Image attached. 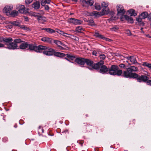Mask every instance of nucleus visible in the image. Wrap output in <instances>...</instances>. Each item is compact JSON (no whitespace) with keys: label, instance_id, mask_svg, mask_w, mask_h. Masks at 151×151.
Listing matches in <instances>:
<instances>
[{"label":"nucleus","instance_id":"c03bdc74","mask_svg":"<svg viewBox=\"0 0 151 151\" xmlns=\"http://www.w3.org/2000/svg\"><path fill=\"white\" fill-rule=\"evenodd\" d=\"M100 58L101 59L104 60L106 58V56L104 54H102L99 55Z\"/></svg>","mask_w":151,"mask_h":151},{"label":"nucleus","instance_id":"79ce46f5","mask_svg":"<svg viewBox=\"0 0 151 151\" xmlns=\"http://www.w3.org/2000/svg\"><path fill=\"white\" fill-rule=\"evenodd\" d=\"M9 22H6V24H8V25H6V26H5V27L7 29H11V28H12V25L10 24H7V23H8Z\"/></svg>","mask_w":151,"mask_h":151},{"label":"nucleus","instance_id":"09e8293b","mask_svg":"<svg viewBox=\"0 0 151 151\" xmlns=\"http://www.w3.org/2000/svg\"><path fill=\"white\" fill-rule=\"evenodd\" d=\"M33 1V0H25L26 4H29L31 3Z\"/></svg>","mask_w":151,"mask_h":151},{"label":"nucleus","instance_id":"0eeeda50","mask_svg":"<svg viewBox=\"0 0 151 151\" xmlns=\"http://www.w3.org/2000/svg\"><path fill=\"white\" fill-rule=\"evenodd\" d=\"M13 7V6L12 5L6 6L3 9V12L8 16H10Z\"/></svg>","mask_w":151,"mask_h":151},{"label":"nucleus","instance_id":"58836bf2","mask_svg":"<svg viewBox=\"0 0 151 151\" xmlns=\"http://www.w3.org/2000/svg\"><path fill=\"white\" fill-rule=\"evenodd\" d=\"M95 9L98 10H100L101 7L100 4L98 3H96L95 4Z\"/></svg>","mask_w":151,"mask_h":151},{"label":"nucleus","instance_id":"cd10ccee","mask_svg":"<svg viewBox=\"0 0 151 151\" xmlns=\"http://www.w3.org/2000/svg\"><path fill=\"white\" fill-rule=\"evenodd\" d=\"M2 40H3L4 42H5L6 43H10V42L12 41L13 40L11 37L5 38L2 39Z\"/></svg>","mask_w":151,"mask_h":151},{"label":"nucleus","instance_id":"774afa93","mask_svg":"<svg viewBox=\"0 0 151 151\" xmlns=\"http://www.w3.org/2000/svg\"><path fill=\"white\" fill-rule=\"evenodd\" d=\"M150 25H151V24H150Z\"/></svg>","mask_w":151,"mask_h":151},{"label":"nucleus","instance_id":"13d9d810","mask_svg":"<svg viewBox=\"0 0 151 151\" xmlns=\"http://www.w3.org/2000/svg\"><path fill=\"white\" fill-rule=\"evenodd\" d=\"M125 66V65L124 64H120L119 65V66L120 67H124Z\"/></svg>","mask_w":151,"mask_h":151},{"label":"nucleus","instance_id":"72a5a7b5","mask_svg":"<svg viewBox=\"0 0 151 151\" xmlns=\"http://www.w3.org/2000/svg\"><path fill=\"white\" fill-rule=\"evenodd\" d=\"M88 22V24L91 26H92L95 25L93 20V19L92 18H91L90 19H89Z\"/></svg>","mask_w":151,"mask_h":151},{"label":"nucleus","instance_id":"39448f33","mask_svg":"<svg viewBox=\"0 0 151 151\" xmlns=\"http://www.w3.org/2000/svg\"><path fill=\"white\" fill-rule=\"evenodd\" d=\"M54 43L56 45L60 50H67L68 47L66 45L61 42V41L57 40L53 41Z\"/></svg>","mask_w":151,"mask_h":151},{"label":"nucleus","instance_id":"2eb2a0df","mask_svg":"<svg viewBox=\"0 0 151 151\" xmlns=\"http://www.w3.org/2000/svg\"><path fill=\"white\" fill-rule=\"evenodd\" d=\"M148 79V78L145 76H142L137 78L138 81L140 82L142 81L146 82Z\"/></svg>","mask_w":151,"mask_h":151},{"label":"nucleus","instance_id":"6e6552de","mask_svg":"<svg viewBox=\"0 0 151 151\" xmlns=\"http://www.w3.org/2000/svg\"><path fill=\"white\" fill-rule=\"evenodd\" d=\"M68 21L69 23L75 25L80 24L82 23V21L73 18L69 19Z\"/></svg>","mask_w":151,"mask_h":151},{"label":"nucleus","instance_id":"a878e982","mask_svg":"<svg viewBox=\"0 0 151 151\" xmlns=\"http://www.w3.org/2000/svg\"><path fill=\"white\" fill-rule=\"evenodd\" d=\"M21 23V22H18V21H14L13 22H10L8 23H7V24H11L14 26H19L20 24Z\"/></svg>","mask_w":151,"mask_h":151},{"label":"nucleus","instance_id":"bf43d9fd","mask_svg":"<svg viewBox=\"0 0 151 151\" xmlns=\"http://www.w3.org/2000/svg\"><path fill=\"white\" fill-rule=\"evenodd\" d=\"M67 57L69 59L70 58V57L71 56V55H70V54H67Z\"/></svg>","mask_w":151,"mask_h":151},{"label":"nucleus","instance_id":"4468645a","mask_svg":"<svg viewBox=\"0 0 151 151\" xmlns=\"http://www.w3.org/2000/svg\"><path fill=\"white\" fill-rule=\"evenodd\" d=\"M85 63H86V64L89 65V66H91L92 68H88L90 70H92L93 69H94V68H93V67L94 66V65H93V62L91 61L90 60H87L86 59H85Z\"/></svg>","mask_w":151,"mask_h":151},{"label":"nucleus","instance_id":"f8f14e48","mask_svg":"<svg viewBox=\"0 0 151 151\" xmlns=\"http://www.w3.org/2000/svg\"><path fill=\"white\" fill-rule=\"evenodd\" d=\"M125 58L127 59L130 60L131 62L133 64H137L139 65V63H138L137 62L135 58L134 57V56L127 57Z\"/></svg>","mask_w":151,"mask_h":151},{"label":"nucleus","instance_id":"f03ea898","mask_svg":"<svg viewBox=\"0 0 151 151\" xmlns=\"http://www.w3.org/2000/svg\"><path fill=\"white\" fill-rule=\"evenodd\" d=\"M118 69V67L117 65H112L108 70L109 74L111 75H117L120 76L122 74V70Z\"/></svg>","mask_w":151,"mask_h":151},{"label":"nucleus","instance_id":"f3484780","mask_svg":"<svg viewBox=\"0 0 151 151\" xmlns=\"http://www.w3.org/2000/svg\"><path fill=\"white\" fill-rule=\"evenodd\" d=\"M91 16H93L96 17H101L103 16L101 12L93 11L91 13Z\"/></svg>","mask_w":151,"mask_h":151},{"label":"nucleus","instance_id":"473e14b6","mask_svg":"<svg viewBox=\"0 0 151 151\" xmlns=\"http://www.w3.org/2000/svg\"><path fill=\"white\" fill-rule=\"evenodd\" d=\"M55 55L57 56L60 57H64L65 56V54L58 52H56L55 54Z\"/></svg>","mask_w":151,"mask_h":151},{"label":"nucleus","instance_id":"5701e85b","mask_svg":"<svg viewBox=\"0 0 151 151\" xmlns=\"http://www.w3.org/2000/svg\"><path fill=\"white\" fill-rule=\"evenodd\" d=\"M103 9L102 10L101 12L103 15L108 14L110 12L109 9L108 7L103 8Z\"/></svg>","mask_w":151,"mask_h":151},{"label":"nucleus","instance_id":"ddd939ff","mask_svg":"<svg viewBox=\"0 0 151 151\" xmlns=\"http://www.w3.org/2000/svg\"><path fill=\"white\" fill-rule=\"evenodd\" d=\"M85 59L77 58L75 59V61L78 64L83 65L85 63Z\"/></svg>","mask_w":151,"mask_h":151},{"label":"nucleus","instance_id":"8fccbe9b","mask_svg":"<svg viewBox=\"0 0 151 151\" xmlns=\"http://www.w3.org/2000/svg\"><path fill=\"white\" fill-rule=\"evenodd\" d=\"M92 54L93 55L95 56L98 55V52H97L96 51L93 50L92 52Z\"/></svg>","mask_w":151,"mask_h":151},{"label":"nucleus","instance_id":"680f3d73","mask_svg":"<svg viewBox=\"0 0 151 151\" xmlns=\"http://www.w3.org/2000/svg\"><path fill=\"white\" fill-rule=\"evenodd\" d=\"M149 17H150V19H151V13L149 14Z\"/></svg>","mask_w":151,"mask_h":151},{"label":"nucleus","instance_id":"4d7b16f0","mask_svg":"<svg viewBox=\"0 0 151 151\" xmlns=\"http://www.w3.org/2000/svg\"><path fill=\"white\" fill-rule=\"evenodd\" d=\"M73 37L74 39L75 40H78L79 39L78 37H76V36H73Z\"/></svg>","mask_w":151,"mask_h":151},{"label":"nucleus","instance_id":"69168bd1","mask_svg":"<svg viewBox=\"0 0 151 151\" xmlns=\"http://www.w3.org/2000/svg\"><path fill=\"white\" fill-rule=\"evenodd\" d=\"M148 37H149V38H150L151 37L149 36H148Z\"/></svg>","mask_w":151,"mask_h":151},{"label":"nucleus","instance_id":"e2e57ef3","mask_svg":"<svg viewBox=\"0 0 151 151\" xmlns=\"http://www.w3.org/2000/svg\"><path fill=\"white\" fill-rule=\"evenodd\" d=\"M66 35H67L66 34H64V35H62L66 37L67 36H66Z\"/></svg>","mask_w":151,"mask_h":151},{"label":"nucleus","instance_id":"f257e3e1","mask_svg":"<svg viewBox=\"0 0 151 151\" xmlns=\"http://www.w3.org/2000/svg\"><path fill=\"white\" fill-rule=\"evenodd\" d=\"M104 62L103 61H100V62L95 64L93 68L95 69H97L100 68V72L101 73L104 74L108 72V69L104 65H103Z\"/></svg>","mask_w":151,"mask_h":151},{"label":"nucleus","instance_id":"3c124183","mask_svg":"<svg viewBox=\"0 0 151 151\" xmlns=\"http://www.w3.org/2000/svg\"><path fill=\"white\" fill-rule=\"evenodd\" d=\"M34 12H28V14L29 16H32Z\"/></svg>","mask_w":151,"mask_h":151},{"label":"nucleus","instance_id":"412c9836","mask_svg":"<svg viewBox=\"0 0 151 151\" xmlns=\"http://www.w3.org/2000/svg\"><path fill=\"white\" fill-rule=\"evenodd\" d=\"M41 40L42 41L45 42L51 43L52 42V39L48 37H43Z\"/></svg>","mask_w":151,"mask_h":151},{"label":"nucleus","instance_id":"bb28decb","mask_svg":"<svg viewBox=\"0 0 151 151\" xmlns=\"http://www.w3.org/2000/svg\"><path fill=\"white\" fill-rule=\"evenodd\" d=\"M128 12L130 14L131 16H135L137 15L135 10L133 9H130L128 10Z\"/></svg>","mask_w":151,"mask_h":151},{"label":"nucleus","instance_id":"7c9ffc66","mask_svg":"<svg viewBox=\"0 0 151 151\" xmlns=\"http://www.w3.org/2000/svg\"><path fill=\"white\" fill-rule=\"evenodd\" d=\"M84 2L87 4L91 6L93 5V3L92 0H84Z\"/></svg>","mask_w":151,"mask_h":151},{"label":"nucleus","instance_id":"e433bc0d","mask_svg":"<svg viewBox=\"0 0 151 151\" xmlns=\"http://www.w3.org/2000/svg\"><path fill=\"white\" fill-rule=\"evenodd\" d=\"M142 65L145 66H146L147 67L151 69V64L150 63H147L146 62H144L142 64Z\"/></svg>","mask_w":151,"mask_h":151},{"label":"nucleus","instance_id":"49530a36","mask_svg":"<svg viewBox=\"0 0 151 151\" xmlns=\"http://www.w3.org/2000/svg\"><path fill=\"white\" fill-rule=\"evenodd\" d=\"M38 132L40 133H43L44 132V130L41 128V127L40 126L39 127L38 129Z\"/></svg>","mask_w":151,"mask_h":151},{"label":"nucleus","instance_id":"864d4df0","mask_svg":"<svg viewBox=\"0 0 151 151\" xmlns=\"http://www.w3.org/2000/svg\"><path fill=\"white\" fill-rule=\"evenodd\" d=\"M147 83L148 85H151V80H149L147 82Z\"/></svg>","mask_w":151,"mask_h":151},{"label":"nucleus","instance_id":"20e7f679","mask_svg":"<svg viewBox=\"0 0 151 151\" xmlns=\"http://www.w3.org/2000/svg\"><path fill=\"white\" fill-rule=\"evenodd\" d=\"M117 16H122V17H121V20L123 21V16H122L125 13V11L124 10L122 6L121 5H119L117 6Z\"/></svg>","mask_w":151,"mask_h":151},{"label":"nucleus","instance_id":"ea45409f","mask_svg":"<svg viewBox=\"0 0 151 151\" xmlns=\"http://www.w3.org/2000/svg\"><path fill=\"white\" fill-rule=\"evenodd\" d=\"M109 3L107 2H103L101 3V6L103 8L108 7Z\"/></svg>","mask_w":151,"mask_h":151},{"label":"nucleus","instance_id":"b1692460","mask_svg":"<svg viewBox=\"0 0 151 151\" xmlns=\"http://www.w3.org/2000/svg\"><path fill=\"white\" fill-rule=\"evenodd\" d=\"M124 17L128 22L130 23H133L134 22V20L132 18L127 15H124Z\"/></svg>","mask_w":151,"mask_h":151},{"label":"nucleus","instance_id":"c85d7f7f","mask_svg":"<svg viewBox=\"0 0 151 151\" xmlns=\"http://www.w3.org/2000/svg\"><path fill=\"white\" fill-rule=\"evenodd\" d=\"M147 16L148 13L146 12H143L139 15L140 17H141V18L143 19L146 18L147 17Z\"/></svg>","mask_w":151,"mask_h":151},{"label":"nucleus","instance_id":"393cba45","mask_svg":"<svg viewBox=\"0 0 151 151\" xmlns=\"http://www.w3.org/2000/svg\"><path fill=\"white\" fill-rule=\"evenodd\" d=\"M28 47V44L27 42L22 43L19 46L20 49H24Z\"/></svg>","mask_w":151,"mask_h":151},{"label":"nucleus","instance_id":"2f4dec72","mask_svg":"<svg viewBox=\"0 0 151 151\" xmlns=\"http://www.w3.org/2000/svg\"><path fill=\"white\" fill-rule=\"evenodd\" d=\"M20 27L24 30L26 31H30L31 30V29L29 27L25 25H22L20 26Z\"/></svg>","mask_w":151,"mask_h":151},{"label":"nucleus","instance_id":"5fc2aeb1","mask_svg":"<svg viewBox=\"0 0 151 151\" xmlns=\"http://www.w3.org/2000/svg\"><path fill=\"white\" fill-rule=\"evenodd\" d=\"M24 19H25V20L27 22L28 21L29 19L27 17L25 16L24 17Z\"/></svg>","mask_w":151,"mask_h":151},{"label":"nucleus","instance_id":"c9c22d12","mask_svg":"<svg viewBox=\"0 0 151 151\" xmlns=\"http://www.w3.org/2000/svg\"><path fill=\"white\" fill-rule=\"evenodd\" d=\"M57 32L61 35H64V34H66L68 35H70L72 36V35H70L67 33L64 32L63 31L60 30L59 29H57V31H56Z\"/></svg>","mask_w":151,"mask_h":151},{"label":"nucleus","instance_id":"4be33fe9","mask_svg":"<svg viewBox=\"0 0 151 151\" xmlns=\"http://www.w3.org/2000/svg\"><path fill=\"white\" fill-rule=\"evenodd\" d=\"M42 30H44L50 34L55 33V31L54 30L49 28H43L42 29Z\"/></svg>","mask_w":151,"mask_h":151},{"label":"nucleus","instance_id":"338daca9","mask_svg":"<svg viewBox=\"0 0 151 151\" xmlns=\"http://www.w3.org/2000/svg\"><path fill=\"white\" fill-rule=\"evenodd\" d=\"M65 59H66V60H68V59H67V58H65Z\"/></svg>","mask_w":151,"mask_h":151},{"label":"nucleus","instance_id":"a19ab883","mask_svg":"<svg viewBox=\"0 0 151 151\" xmlns=\"http://www.w3.org/2000/svg\"><path fill=\"white\" fill-rule=\"evenodd\" d=\"M94 35L95 36L101 39L102 38H103L102 37L103 35L100 34L98 32H95Z\"/></svg>","mask_w":151,"mask_h":151},{"label":"nucleus","instance_id":"9b49d317","mask_svg":"<svg viewBox=\"0 0 151 151\" xmlns=\"http://www.w3.org/2000/svg\"><path fill=\"white\" fill-rule=\"evenodd\" d=\"M50 2V0H42L41 2V4L43 6H45V9L46 10H48L49 9V8L48 5H45L46 4H49Z\"/></svg>","mask_w":151,"mask_h":151},{"label":"nucleus","instance_id":"052dcab7","mask_svg":"<svg viewBox=\"0 0 151 151\" xmlns=\"http://www.w3.org/2000/svg\"><path fill=\"white\" fill-rule=\"evenodd\" d=\"M95 51H97V52H98V54H100L99 52H100V51L98 50H95Z\"/></svg>","mask_w":151,"mask_h":151},{"label":"nucleus","instance_id":"7ed1b4c3","mask_svg":"<svg viewBox=\"0 0 151 151\" xmlns=\"http://www.w3.org/2000/svg\"><path fill=\"white\" fill-rule=\"evenodd\" d=\"M28 47L29 49L30 50H34L37 52H41L43 49H47V47L42 45H39L37 47L35 45L29 44H28Z\"/></svg>","mask_w":151,"mask_h":151},{"label":"nucleus","instance_id":"0e129e2a","mask_svg":"<svg viewBox=\"0 0 151 151\" xmlns=\"http://www.w3.org/2000/svg\"><path fill=\"white\" fill-rule=\"evenodd\" d=\"M73 1H74L75 2H77V0H72Z\"/></svg>","mask_w":151,"mask_h":151},{"label":"nucleus","instance_id":"de8ad7c7","mask_svg":"<svg viewBox=\"0 0 151 151\" xmlns=\"http://www.w3.org/2000/svg\"><path fill=\"white\" fill-rule=\"evenodd\" d=\"M21 40L20 39H16L14 40V43H19L21 42Z\"/></svg>","mask_w":151,"mask_h":151},{"label":"nucleus","instance_id":"aec40b11","mask_svg":"<svg viewBox=\"0 0 151 151\" xmlns=\"http://www.w3.org/2000/svg\"><path fill=\"white\" fill-rule=\"evenodd\" d=\"M40 6V3L39 1H37L34 3L32 5V7L35 10L39 9Z\"/></svg>","mask_w":151,"mask_h":151},{"label":"nucleus","instance_id":"1a4fd4ad","mask_svg":"<svg viewBox=\"0 0 151 151\" xmlns=\"http://www.w3.org/2000/svg\"><path fill=\"white\" fill-rule=\"evenodd\" d=\"M47 47V49H46V50L43 52V54L46 55L50 56L53 55L54 52V50L51 48Z\"/></svg>","mask_w":151,"mask_h":151},{"label":"nucleus","instance_id":"423d86ee","mask_svg":"<svg viewBox=\"0 0 151 151\" xmlns=\"http://www.w3.org/2000/svg\"><path fill=\"white\" fill-rule=\"evenodd\" d=\"M123 76L127 78H136L138 77V75L135 73H131L127 70L124 71L123 73Z\"/></svg>","mask_w":151,"mask_h":151},{"label":"nucleus","instance_id":"4c0bfd02","mask_svg":"<svg viewBox=\"0 0 151 151\" xmlns=\"http://www.w3.org/2000/svg\"><path fill=\"white\" fill-rule=\"evenodd\" d=\"M143 19L141 17H140L139 16V17L136 19V20L139 22H140L141 24L143 26L144 24V23L142 21V19Z\"/></svg>","mask_w":151,"mask_h":151},{"label":"nucleus","instance_id":"603ef678","mask_svg":"<svg viewBox=\"0 0 151 151\" xmlns=\"http://www.w3.org/2000/svg\"><path fill=\"white\" fill-rule=\"evenodd\" d=\"M75 58V56H73V55H71V56L70 57V58H69V59L70 60H73V59H74Z\"/></svg>","mask_w":151,"mask_h":151},{"label":"nucleus","instance_id":"dca6fc26","mask_svg":"<svg viewBox=\"0 0 151 151\" xmlns=\"http://www.w3.org/2000/svg\"><path fill=\"white\" fill-rule=\"evenodd\" d=\"M127 70L130 72L131 73L132 72L137 71L138 70V68L134 66H130L128 68H127Z\"/></svg>","mask_w":151,"mask_h":151},{"label":"nucleus","instance_id":"37998d69","mask_svg":"<svg viewBox=\"0 0 151 151\" xmlns=\"http://www.w3.org/2000/svg\"><path fill=\"white\" fill-rule=\"evenodd\" d=\"M112 31H116L118 30V27L116 26H115L110 28Z\"/></svg>","mask_w":151,"mask_h":151},{"label":"nucleus","instance_id":"a211bd4d","mask_svg":"<svg viewBox=\"0 0 151 151\" xmlns=\"http://www.w3.org/2000/svg\"><path fill=\"white\" fill-rule=\"evenodd\" d=\"M17 8L18 11L21 13H23L25 12V7L24 5H19L17 6Z\"/></svg>","mask_w":151,"mask_h":151},{"label":"nucleus","instance_id":"6e6d98bb","mask_svg":"<svg viewBox=\"0 0 151 151\" xmlns=\"http://www.w3.org/2000/svg\"><path fill=\"white\" fill-rule=\"evenodd\" d=\"M127 34L128 35H131V32L129 30H128L127 31Z\"/></svg>","mask_w":151,"mask_h":151},{"label":"nucleus","instance_id":"c756f323","mask_svg":"<svg viewBox=\"0 0 151 151\" xmlns=\"http://www.w3.org/2000/svg\"><path fill=\"white\" fill-rule=\"evenodd\" d=\"M18 14V12L16 10H13L10 13V15L12 17H15L17 16Z\"/></svg>","mask_w":151,"mask_h":151},{"label":"nucleus","instance_id":"9d476101","mask_svg":"<svg viewBox=\"0 0 151 151\" xmlns=\"http://www.w3.org/2000/svg\"><path fill=\"white\" fill-rule=\"evenodd\" d=\"M7 48L10 50H14L18 49L17 45L14 42H11L9 44H7Z\"/></svg>","mask_w":151,"mask_h":151},{"label":"nucleus","instance_id":"f704fd0d","mask_svg":"<svg viewBox=\"0 0 151 151\" xmlns=\"http://www.w3.org/2000/svg\"><path fill=\"white\" fill-rule=\"evenodd\" d=\"M83 30L82 27L78 26L77 27L76 29L75 32H81V31Z\"/></svg>","mask_w":151,"mask_h":151},{"label":"nucleus","instance_id":"a18cd8bd","mask_svg":"<svg viewBox=\"0 0 151 151\" xmlns=\"http://www.w3.org/2000/svg\"><path fill=\"white\" fill-rule=\"evenodd\" d=\"M102 37L103 38H102L101 39L105 40L106 41L111 42L112 41L111 39L106 37H105L103 36Z\"/></svg>","mask_w":151,"mask_h":151},{"label":"nucleus","instance_id":"6ab92c4d","mask_svg":"<svg viewBox=\"0 0 151 151\" xmlns=\"http://www.w3.org/2000/svg\"><path fill=\"white\" fill-rule=\"evenodd\" d=\"M39 14L37 13L34 12L32 16L34 17H38L37 19L38 21L43 20L44 21H46L45 18L41 16H39Z\"/></svg>","mask_w":151,"mask_h":151}]
</instances>
